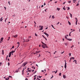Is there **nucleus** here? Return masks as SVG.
I'll return each mask as SVG.
<instances>
[{"mask_svg": "<svg viewBox=\"0 0 80 80\" xmlns=\"http://www.w3.org/2000/svg\"><path fill=\"white\" fill-rule=\"evenodd\" d=\"M68 2L70 3H71V1H68Z\"/></svg>", "mask_w": 80, "mask_h": 80, "instance_id": "nucleus-37", "label": "nucleus"}, {"mask_svg": "<svg viewBox=\"0 0 80 80\" xmlns=\"http://www.w3.org/2000/svg\"><path fill=\"white\" fill-rule=\"evenodd\" d=\"M10 37H9L8 39V40H10Z\"/></svg>", "mask_w": 80, "mask_h": 80, "instance_id": "nucleus-34", "label": "nucleus"}, {"mask_svg": "<svg viewBox=\"0 0 80 80\" xmlns=\"http://www.w3.org/2000/svg\"><path fill=\"white\" fill-rule=\"evenodd\" d=\"M63 78H66V76L65 75H63Z\"/></svg>", "mask_w": 80, "mask_h": 80, "instance_id": "nucleus-13", "label": "nucleus"}, {"mask_svg": "<svg viewBox=\"0 0 80 80\" xmlns=\"http://www.w3.org/2000/svg\"><path fill=\"white\" fill-rule=\"evenodd\" d=\"M17 43L18 45V47H17V48H18V47H19V46H20V42H17Z\"/></svg>", "mask_w": 80, "mask_h": 80, "instance_id": "nucleus-6", "label": "nucleus"}, {"mask_svg": "<svg viewBox=\"0 0 80 80\" xmlns=\"http://www.w3.org/2000/svg\"><path fill=\"white\" fill-rule=\"evenodd\" d=\"M8 61H10V59H9V58H8Z\"/></svg>", "mask_w": 80, "mask_h": 80, "instance_id": "nucleus-55", "label": "nucleus"}, {"mask_svg": "<svg viewBox=\"0 0 80 80\" xmlns=\"http://www.w3.org/2000/svg\"><path fill=\"white\" fill-rule=\"evenodd\" d=\"M8 66H10V63H9V62L8 63Z\"/></svg>", "mask_w": 80, "mask_h": 80, "instance_id": "nucleus-41", "label": "nucleus"}, {"mask_svg": "<svg viewBox=\"0 0 80 80\" xmlns=\"http://www.w3.org/2000/svg\"><path fill=\"white\" fill-rule=\"evenodd\" d=\"M69 14H70V15L71 18H72V14H71L70 13H69Z\"/></svg>", "mask_w": 80, "mask_h": 80, "instance_id": "nucleus-23", "label": "nucleus"}, {"mask_svg": "<svg viewBox=\"0 0 80 80\" xmlns=\"http://www.w3.org/2000/svg\"><path fill=\"white\" fill-rule=\"evenodd\" d=\"M65 38L67 39V40L68 39V38H67V36H65Z\"/></svg>", "mask_w": 80, "mask_h": 80, "instance_id": "nucleus-19", "label": "nucleus"}, {"mask_svg": "<svg viewBox=\"0 0 80 80\" xmlns=\"http://www.w3.org/2000/svg\"><path fill=\"white\" fill-rule=\"evenodd\" d=\"M2 65V62H0V66H1Z\"/></svg>", "mask_w": 80, "mask_h": 80, "instance_id": "nucleus-35", "label": "nucleus"}, {"mask_svg": "<svg viewBox=\"0 0 80 80\" xmlns=\"http://www.w3.org/2000/svg\"><path fill=\"white\" fill-rule=\"evenodd\" d=\"M4 8L6 10V7H4Z\"/></svg>", "mask_w": 80, "mask_h": 80, "instance_id": "nucleus-63", "label": "nucleus"}, {"mask_svg": "<svg viewBox=\"0 0 80 80\" xmlns=\"http://www.w3.org/2000/svg\"><path fill=\"white\" fill-rule=\"evenodd\" d=\"M35 36H37V34H36V33L35 34Z\"/></svg>", "mask_w": 80, "mask_h": 80, "instance_id": "nucleus-52", "label": "nucleus"}, {"mask_svg": "<svg viewBox=\"0 0 80 80\" xmlns=\"http://www.w3.org/2000/svg\"><path fill=\"white\" fill-rule=\"evenodd\" d=\"M53 75H52V77L51 78H53Z\"/></svg>", "mask_w": 80, "mask_h": 80, "instance_id": "nucleus-46", "label": "nucleus"}, {"mask_svg": "<svg viewBox=\"0 0 80 80\" xmlns=\"http://www.w3.org/2000/svg\"><path fill=\"white\" fill-rule=\"evenodd\" d=\"M76 25H77V22H76Z\"/></svg>", "mask_w": 80, "mask_h": 80, "instance_id": "nucleus-48", "label": "nucleus"}, {"mask_svg": "<svg viewBox=\"0 0 80 80\" xmlns=\"http://www.w3.org/2000/svg\"><path fill=\"white\" fill-rule=\"evenodd\" d=\"M11 55H12V52H10L9 54V55H8L9 57H11Z\"/></svg>", "mask_w": 80, "mask_h": 80, "instance_id": "nucleus-4", "label": "nucleus"}, {"mask_svg": "<svg viewBox=\"0 0 80 80\" xmlns=\"http://www.w3.org/2000/svg\"><path fill=\"white\" fill-rule=\"evenodd\" d=\"M66 18H68V17H66Z\"/></svg>", "mask_w": 80, "mask_h": 80, "instance_id": "nucleus-62", "label": "nucleus"}, {"mask_svg": "<svg viewBox=\"0 0 80 80\" xmlns=\"http://www.w3.org/2000/svg\"><path fill=\"white\" fill-rule=\"evenodd\" d=\"M28 71V72H32V70H29Z\"/></svg>", "mask_w": 80, "mask_h": 80, "instance_id": "nucleus-53", "label": "nucleus"}, {"mask_svg": "<svg viewBox=\"0 0 80 80\" xmlns=\"http://www.w3.org/2000/svg\"><path fill=\"white\" fill-rule=\"evenodd\" d=\"M43 7V5H42L41 6V7Z\"/></svg>", "mask_w": 80, "mask_h": 80, "instance_id": "nucleus-58", "label": "nucleus"}, {"mask_svg": "<svg viewBox=\"0 0 80 80\" xmlns=\"http://www.w3.org/2000/svg\"><path fill=\"white\" fill-rule=\"evenodd\" d=\"M57 10H58V11H59L60 10V8H57Z\"/></svg>", "mask_w": 80, "mask_h": 80, "instance_id": "nucleus-18", "label": "nucleus"}, {"mask_svg": "<svg viewBox=\"0 0 80 80\" xmlns=\"http://www.w3.org/2000/svg\"><path fill=\"white\" fill-rule=\"evenodd\" d=\"M3 38H2L1 39V41L0 42V43H1V42L3 41Z\"/></svg>", "mask_w": 80, "mask_h": 80, "instance_id": "nucleus-8", "label": "nucleus"}, {"mask_svg": "<svg viewBox=\"0 0 80 80\" xmlns=\"http://www.w3.org/2000/svg\"><path fill=\"white\" fill-rule=\"evenodd\" d=\"M42 36L44 38H45V37L43 35H42Z\"/></svg>", "mask_w": 80, "mask_h": 80, "instance_id": "nucleus-42", "label": "nucleus"}, {"mask_svg": "<svg viewBox=\"0 0 80 80\" xmlns=\"http://www.w3.org/2000/svg\"><path fill=\"white\" fill-rule=\"evenodd\" d=\"M47 10V9H46L44 11L45 12H47V11L46 10Z\"/></svg>", "mask_w": 80, "mask_h": 80, "instance_id": "nucleus-54", "label": "nucleus"}, {"mask_svg": "<svg viewBox=\"0 0 80 80\" xmlns=\"http://www.w3.org/2000/svg\"><path fill=\"white\" fill-rule=\"evenodd\" d=\"M24 70H25V68H24V69L22 71V75H23V71H24Z\"/></svg>", "mask_w": 80, "mask_h": 80, "instance_id": "nucleus-27", "label": "nucleus"}, {"mask_svg": "<svg viewBox=\"0 0 80 80\" xmlns=\"http://www.w3.org/2000/svg\"><path fill=\"white\" fill-rule=\"evenodd\" d=\"M15 51H12L11 52H11V53H14L15 52Z\"/></svg>", "mask_w": 80, "mask_h": 80, "instance_id": "nucleus-16", "label": "nucleus"}, {"mask_svg": "<svg viewBox=\"0 0 80 80\" xmlns=\"http://www.w3.org/2000/svg\"><path fill=\"white\" fill-rule=\"evenodd\" d=\"M42 44H43V45H45V44H45V43H43V42H42Z\"/></svg>", "mask_w": 80, "mask_h": 80, "instance_id": "nucleus-32", "label": "nucleus"}, {"mask_svg": "<svg viewBox=\"0 0 80 80\" xmlns=\"http://www.w3.org/2000/svg\"><path fill=\"white\" fill-rule=\"evenodd\" d=\"M67 40H68L69 41H72V39H67Z\"/></svg>", "mask_w": 80, "mask_h": 80, "instance_id": "nucleus-9", "label": "nucleus"}, {"mask_svg": "<svg viewBox=\"0 0 80 80\" xmlns=\"http://www.w3.org/2000/svg\"><path fill=\"white\" fill-rule=\"evenodd\" d=\"M27 63H28V62H24L23 63V64H22V66H23V67H25L27 65Z\"/></svg>", "mask_w": 80, "mask_h": 80, "instance_id": "nucleus-1", "label": "nucleus"}, {"mask_svg": "<svg viewBox=\"0 0 80 80\" xmlns=\"http://www.w3.org/2000/svg\"><path fill=\"white\" fill-rule=\"evenodd\" d=\"M59 23H60V22H58L57 23V25H58V24H59Z\"/></svg>", "mask_w": 80, "mask_h": 80, "instance_id": "nucleus-51", "label": "nucleus"}, {"mask_svg": "<svg viewBox=\"0 0 80 80\" xmlns=\"http://www.w3.org/2000/svg\"><path fill=\"white\" fill-rule=\"evenodd\" d=\"M7 58H8V55H7L6 58V61H7Z\"/></svg>", "mask_w": 80, "mask_h": 80, "instance_id": "nucleus-28", "label": "nucleus"}, {"mask_svg": "<svg viewBox=\"0 0 80 80\" xmlns=\"http://www.w3.org/2000/svg\"><path fill=\"white\" fill-rule=\"evenodd\" d=\"M70 59V60H71L72 59H73V60H74V59H75V58H74V57H72V58H71Z\"/></svg>", "mask_w": 80, "mask_h": 80, "instance_id": "nucleus-11", "label": "nucleus"}, {"mask_svg": "<svg viewBox=\"0 0 80 80\" xmlns=\"http://www.w3.org/2000/svg\"><path fill=\"white\" fill-rule=\"evenodd\" d=\"M75 1H75V0H73V3H75Z\"/></svg>", "mask_w": 80, "mask_h": 80, "instance_id": "nucleus-40", "label": "nucleus"}, {"mask_svg": "<svg viewBox=\"0 0 80 80\" xmlns=\"http://www.w3.org/2000/svg\"><path fill=\"white\" fill-rule=\"evenodd\" d=\"M58 70H56V72H55V73H57V72H58Z\"/></svg>", "mask_w": 80, "mask_h": 80, "instance_id": "nucleus-39", "label": "nucleus"}, {"mask_svg": "<svg viewBox=\"0 0 80 80\" xmlns=\"http://www.w3.org/2000/svg\"><path fill=\"white\" fill-rule=\"evenodd\" d=\"M2 55H4V52L3 51V50H2Z\"/></svg>", "mask_w": 80, "mask_h": 80, "instance_id": "nucleus-25", "label": "nucleus"}, {"mask_svg": "<svg viewBox=\"0 0 80 80\" xmlns=\"http://www.w3.org/2000/svg\"><path fill=\"white\" fill-rule=\"evenodd\" d=\"M30 70V68H28V70Z\"/></svg>", "mask_w": 80, "mask_h": 80, "instance_id": "nucleus-57", "label": "nucleus"}, {"mask_svg": "<svg viewBox=\"0 0 80 80\" xmlns=\"http://www.w3.org/2000/svg\"><path fill=\"white\" fill-rule=\"evenodd\" d=\"M14 48V46H13L12 47V48Z\"/></svg>", "mask_w": 80, "mask_h": 80, "instance_id": "nucleus-47", "label": "nucleus"}, {"mask_svg": "<svg viewBox=\"0 0 80 80\" xmlns=\"http://www.w3.org/2000/svg\"><path fill=\"white\" fill-rule=\"evenodd\" d=\"M35 79H36V77H35L34 78V80H35Z\"/></svg>", "mask_w": 80, "mask_h": 80, "instance_id": "nucleus-59", "label": "nucleus"}, {"mask_svg": "<svg viewBox=\"0 0 80 80\" xmlns=\"http://www.w3.org/2000/svg\"><path fill=\"white\" fill-rule=\"evenodd\" d=\"M75 62V64H77V60H74V61H73V62Z\"/></svg>", "mask_w": 80, "mask_h": 80, "instance_id": "nucleus-17", "label": "nucleus"}, {"mask_svg": "<svg viewBox=\"0 0 80 80\" xmlns=\"http://www.w3.org/2000/svg\"><path fill=\"white\" fill-rule=\"evenodd\" d=\"M9 78H12V77L11 76H9Z\"/></svg>", "mask_w": 80, "mask_h": 80, "instance_id": "nucleus-36", "label": "nucleus"}, {"mask_svg": "<svg viewBox=\"0 0 80 80\" xmlns=\"http://www.w3.org/2000/svg\"><path fill=\"white\" fill-rule=\"evenodd\" d=\"M17 36H18V35H16L14 36H13V37H14V38H17Z\"/></svg>", "mask_w": 80, "mask_h": 80, "instance_id": "nucleus-12", "label": "nucleus"}, {"mask_svg": "<svg viewBox=\"0 0 80 80\" xmlns=\"http://www.w3.org/2000/svg\"><path fill=\"white\" fill-rule=\"evenodd\" d=\"M44 46H45V48L46 47V48H48V47L47 46V44H45Z\"/></svg>", "mask_w": 80, "mask_h": 80, "instance_id": "nucleus-20", "label": "nucleus"}, {"mask_svg": "<svg viewBox=\"0 0 80 80\" xmlns=\"http://www.w3.org/2000/svg\"><path fill=\"white\" fill-rule=\"evenodd\" d=\"M39 28H41L40 29H39V30H43V26H40L39 27Z\"/></svg>", "mask_w": 80, "mask_h": 80, "instance_id": "nucleus-2", "label": "nucleus"}, {"mask_svg": "<svg viewBox=\"0 0 80 80\" xmlns=\"http://www.w3.org/2000/svg\"><path fill=\"white\" fill-rule=\"evenodd\" d=\"M64 53V51H63V52H61V54H62Z\"/></svg>", "mask_w": 80, "mask_h": 80, "instance_id": "nucleus-56", "label": "nucleus"}, {"mask_svg": "<svg viewBox=\"0 0 80 80\" xmlns=\"http://www.w3.org/2000/svg\"><path fill=\"white\" fill-rule=\"evenodd\" d=\"M73 47H74V46L73 45H72V47H71V48H73Z\"/></svg>", "mask_w": 80, "mask_h": 80, "instance_id": "nucleus-45", "label": "nucleus"}, {"mask_svg": "<svg viewBox=\"0 0 80 80\" xmlns=\"http://www.w3.org/2000/svg\"><path fill=\"white\" fill-rule=\"evenodd\" d=\"M69 57H70V56H71V53H69Z\"/></svg>", "mask_w": 80, "mask_h": 80, "instance_id": "nucleus-50", "label": "nucleus"}, {"mask_svg": "<svg viewBox=\"0 0 80 80\" xmlns=\"http://www.w3.org/2000/svg\"><path fill=\"white\" fill-rule=\"evenodd\" d=\"M68 23L69 24V25H71V23L69 22V21H68Z\"/></svg>", "mask_w": 80, "mask_h": 80, "instance_id": "nucleus-15", "label": "nucleus"}, {"mask_svg": "<svg viewBox=\"0 0 80 80\" xmlns=\"http://www.w3.org/2000/svg\"><path fill=\"white\" fill-rule=\"evenodd\" d=\"M8 3H9V5H10L11 4H10V1H9V2H8Z\"/></svg>", "mask_w": 80, "mask_h": 80, "instance_id": "nucleus-38", "label": "nucleus"}, {"mask_svg": "<svg viewBox=\"0 0 80 80\" xmlns=\"http://www.w3.org/2000/svg\"><path fill=\"white\" fill-rule=\"evenodd\" d=\"M48 29V28L47 27L46 28V30H47V29Z\"/></svg>", "mask_w": 80, "mask_h": 80, "instance_id": "nucleus-64", "label": "nucleus"}, {"mask_svg": "<svg viewBox=\"0 0 80 80\" xmlns=\"http://www.w3.org/2000/svg\"><path fill=\"white\" fill-rule=\"evenodd\" d=\"M79 5V4L78 3V4L76 5V6H78Z\"/></svg>", "mask_w": 80, "mask_h": 80, "instance_id": "nucleus-43", "label": "nucleus"}, {"mask_svg": "<svg viewBox=\"0 0 80 80\" xmlns=\"http://www.w3.org/2000/svg\"><path fill=\"white\" fill-rule=\"evenodd\" d=\"M67 10H70V8H69V7H67Z\"/></svg>", "mask_w": 80, "mask_h": 80, "instance_id": "nucleus-29", "label": "nucleus"}, {"mask_svg": "<svg viewBox=\"0 0 80 80\" xmlns=\"http://www.w3.org/2000/svg\"><path fill=\"white\" fill-rule=\"evenodd\" d=\"M25 80H28V79H27V78H26L25 79Z\"/></svg>", "mask_w": 80, "mask_h": 80, "instance_id": "nucleus-61", "label": "nucleus"}, {"mask_svg": "<svg viewBox=\"0 0 80 80\" xmlns=\"http://www.w3.org/2000/svg\"><path fill=\"white\" fill-rule=\"evenodd\" d=\"M3 17H2L0 19V21L1 22H2V20H3Z\"/></svg>", "mask_w": 80, "mask_h": 80, "instance_id": "nucleus-10", "label": "nucleus"}, {"mask_svg": "<svg viewBox=\"0 0 80 80\" xmlns=\"http://www.w3.org/2000/svg\"><path fill=\"white\" fill-rule=\"evenodd\" d=\"M52 18H53H53H54V15H53L52 16Z\"/></svg>", "mask_w": 80, "mask_h": 80, "instance_id": "nucleus-30", "label": "nucleus"}, {"mask_svg": "<svg viewBox=\"0 0 80 80\" xmlns=\"http://www.w3.org/2000/svg\"><path fill=\"white\" fill-rule=\"evenodd\" d=\"M51 26L52 27V28H54V29H55V28H54V27H53V25H51Z\"/></svg>", "mask_w": 80, "mask_h": 80, "instance_id": "nucleus-26", "label": "nucleus"}, {"mask_svg": "<svg viewBox=\"0 0 80 80\" xmlns=\"http://www.w3.org/2000/svg\"><path fill=\"white\" fill-rule=\"evenodd\" d=\"M29 38L28 39V40H26V41H25V42H29L30 41V40H29Z\"/></svg>", "mask_w": 80, "mask_h": 80, "instance_id": "nucleus-21", "label": "nucleus"}, {"mask_svg": "<svg viewBox=\"0 0 80 80\" xmlns=\"http://www.w3.org/2000/svg\"><path fill=\"white\" fill-rule=\"evenodd\" d=\"M75 19L76 20V22H78V19H77V18H75Z\"/></svg>", "mask_w": 80, "mask_h": 80, "instance_id": "nucleus-14", "label": "nucleus"}, {"mask_svg": "<svg viewBox=\"0 0 80 80\" xmlns=\"http://www.w3.org/2000/svg\"><path fill=\"white\" fill-rule=\"evenodd\" d=\"M62 9L63 10H65V8L64 7Z\"/></svg>", "mask_w": 80, "mask_h": 80, "instance_id": "nucleus-33", "label": "nucleus"}, {"mask_svg": "<svg viewBox=\"0 0 80 80\" xmlns=\"http://www.w3.org/2000/svg\"><path fill=\"white\" fill-rule=\"evenodd\" d=\"M61 74H62V73H59V76H61Z\"/></svg>", "mask_w": 80, "mask_h": 80, "instance_id": "nucleus-31", "label": "nucleus"}, {"mask_svg": "<svg viewBox=\"0 0 80 80\" xmlns=\"http://www.w3.org/2000/svg\"><path fill=\"white\" fill-rule=\"evenodd\" d=\"M41 77H42V76H39V78H41Z\"/></svg>", "mask_w": 80, "mask_h": 80, "instance_id": "nucleus-49", "label": "nucleus"}, {"mask_svg": "<svg viewBox=\"0 0 80 80\" xmlns=\"http://www.w3.org/2000/svg\"><path fill=\"white\" fill-rule=\"evenodd\" d=\"M65 44L66 46H67V45H68V43H65Z\"/></svg>", "mask_w": 80, "mask_h": 80, "instance_id": "nucleus-24", "label": "nucleus"}, {"mask_svg": "<svg viewBox=\"0 0 80 80\" xmlns=\"http://www.w3.org/2000/svg\"><path fill=\"white\" fill-rule=\"evenodd\" d=\"M64 68H67V62H65Z\"/></svg>", "mask_w": 80, "mask_h": 80, "instance_id": "nucleus-5", "label": "nucleus"}, {"mask_svg": "<svg viewBox=\"0 0 80 80\" xmlns=\"http://www.w3.org/2000/svg\"><path fill=\"white\" fill-rule=\"evenodd\" d=\"M37 72V71H35V72L34 73V74H35V73H36Z\"/></svg>", "mask_w": 80, "mask_h": 80, "instance_id": "nucleus-44", "label": "nucleus"}, {"mask_svg": "<svg viewBox=\"0 0 80 80\" xmlns=\"http://www.w3.org/2000/svg\"><path fill=\"white\" fill-rule=\"evenodd\" d=\"M42 48H45V45H42Z\"/></svg>", "mask_w": 80, "mask_h": 80, "instance_id": "nucleus-7", "label": "nucleus"}, {"mask_svg": "<svg viewBox=\"0 0 80 80\" xmlns=\"http://www.w3.org/2000/svg\"><path fill=\"white\" fill-rule=\"evenodd\" d=\"M46 5V4H45V2L44 3V5Z\"/></svg>", "mask_w": 80, "mask_h": 80, "instance_id": "nucleus-60", "label": "nucleus"}, {"mask_svg": "<svg viewBox=\"0 0 80 80\" xmlns=\"http://www.w3.org/2000/svg\"><path fill=\"white\" fill-rule=\"evenodd\" d=\"M9 79V78L8 77V78H5V80H8Z\"/></svg>", "mask_w": 80, "mask_h": 80, "instance_id": "nucleus-22", "label": "nucleus"}, {"mask_svg": "<svg viewBox=\"0 0 80 80\" xmlns=\"http://www.w3.org/2000/svg\"><path fill=\"white\" fill-rule=\"evenodd\" d=\"M44 33L47 36V37H48V36H49V35H48V34H47V32H44Z\"/></svg>", "mask_w": 80, "mask_h": 80, "instance_id": "nucleus-3", "label": "nucleus"}]
</instances>
